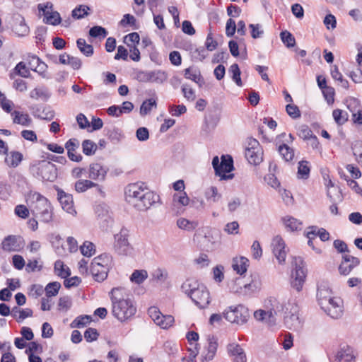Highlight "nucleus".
I'll list each match as a JSON object with an SVG mask.
<instances>
[{"label": "nucleus", "mask_w": 362, "mask_h": 362, "mask_svg": "<svg viewBox=\"0 0 362 362\" xmlns=\"http://www.w3.org/2000/svg\"><path fill=\"white\" fill-rule=\"evenodd\" d=\"M112 314L120 322L130 320L136 313V308L124 287L113 288L110 292Z\"/></svg>", "instance_id": "1"}, {"label": "nucleus", "mask_w": 362, "mask_h": 362, "mask_svg": "<svg viewBox=\"0 0 362 362\" xmlns=\"http://www.w3.org/2000/svg\"><path fill=\"white\" fill-rule=\"evenodd\" d=\"M125 199L139 211H146L160 201L158 194L149 190L144 183H132L125 188Z\"/></svg>", "instance_id": "2"}, {"label": "nucleus", "mask_w": 362, "mask_h": 362, "mask_svg": "<svg viewBox=\"0 0 362 362\" xmlns=\"http://www.w3.org/2000/svg\"><path fill=\"white\" fill-rule=\"evenodd\" d=\"M182 291L200 308H206L210 303V294L204 284L195 279H187L182 285Z\"/></svg>", "instance_id": "3"}, {"label": "nucleus", "mask_w": 362, "mask_h": 362, "mask_svg": "<svg viewBox=\"0 0 362 362\" xmlns=\"http://www.w3.org/2000/svg\"><path fill=\"white\" fill-rule=\"evenodd\" d=\"M32 202V211L41 221L49 223L52 220V207L49 200L39 192H33L30 195Z\"/></svg>", "instance_id": "4"}, {"label": "nucleus", "mask_w": 362, "mask_h": 362, "mask_svg": "<svg viewBox=\"0 0 362 362\" xmlns=\"http://www.w3.org/2000/svg\"><path fill=\"white\" fill-rule=\"evenodd\" d=\"M111 262L112 257L107 254H102L93 259L90 273L96 281L101 282L106 279Z\"/></svg>", "instance_id": "5"}, {"label": "nucleus", "mask_w": 362, "mask_h": 362, "mask_svg": "<svg viewBox=\"0 0 362 362\" xmlns=\"http://www.w3.org/2000/svg\"><path fill=\"white\" fill-rule=\"evenodd\" d=\"M264 307V310H258L254 313V317L256 320L273 323L274 317L278 313L283 310L282 305L274 298L267 300Z\"/></svg>", "instance_id": "6"}, {"label": "nucleus", "mask_w": 362, "mask_h": 362, "mask_svg": "<svg viewBox=\"0 0 362 362\" xmlns=\"http://www.w3.org/2000/svg\"><path fill=\"white\" fill-rule=\"evenodd\" d=\"M33 173L45 181H54L57 176L56 165L50 161L41 160L30 168Z\"/></svg>", "instance_id": "7"}, {"label": "nucleus", "mask_w": 362, "mask_h": 362, "mask_svg": "<svg viewBox=\"0 0 362 362\" xmlns=\"http://www.w3.org/2000/svg\"><path fill=\"white\" fill-rule=\"evenodd\" d=\"M212 165L216 175L219 176L221 180H231L233 174H227L233 170V161L231 156H223L221 161H219L218 156H215L212 160Z\"/></svg>", "instance_id": "8"}, {"label": "nucleus", "mask_w": 362, "mask_h": 362, "mask_svg": "<svg viewBox=\"0 0 362 362\" xmlns=\"http://www.w3.org/2000/svg\"><path fill=\"white\" fill-rule=\"evenodd\" d=\"M293 264L295 265L291 274V285L298 292L303 288L306 279V270L303 259L300 257H294Z\"/></svg>", "instance_id": "9"}, {"label": "nucleus", "mask_w": 362, "mask_h": 362, "mask_svg": "<svg viewBox=\"0 0 362 362\" xmlns=\"http://www.w3.org/2000/svg\"><path fill=\"white\" fill-rule=\"evenodd\" d=\"M223 315L228 322L238 325L245 323L250 316L248 309L243 305L229 307L228 310L223 313Z\"/></svg>", "instance_id": "10"}, {"label": "nucleus", "mask_w": 362, "mask_h": 362, "mask_svg": "<svg viewBox=\"0 0 362 362\" xmlns=\"http://www.w3.org/2000/svg\"><path fill=\"white\" fill-rule=\"evenodd\" d=\"M245 154V158L251 164L257 165L262 161L263 152L257 139H249Z\"/></svg>", "instance_id": "11"}, {"label": "nucleus", "mask_w": 362, "mask_h": 362, "mask_svg": "<svg viewBox=\"0 0 362 362\" xmlns=\"http://www.w3.org/2000/svg\"><path fill=\"white\" fill-rule=\"evenodd\" d=\"M286 133H282L279 135L276 139V145L278 146V151L281 157L286 161H291L294 158V150L288 146V144H291L294 137L291 134L288 135V139H285L286 144L281 141V138L286 137Z\"/></svg>", "instance_id": "12"}, {"label": "nucleus", "mask_w": 362, "mask_h": 362, "mask_svg": "<svg viewBox=\"0 0 362 362\" xmlns=\"http://www.w3.org/2000/svg\"><path fill=\"white\" fill-rule=\"evenodd\" d=\"M114 248L119 255H131L133 252V247L127 239V234L121 230L119 233L115 235Z\"/></svg>", "instance_id": "13"}, {"label": "nucleus", "mask_w": 362, "mask_h": 362, "mask_svg": "<svg viewBox=\"0 0 362 362\" xmlns=\"http://www.w3.org/2000/svg\"><path fill=\"white\" fill-rule=\"evenodd\" d=\"M148 313L153 322L163 329H168L171 327L174 322V317L172 315H164L156 307H151Z\"/></svg>", "instance_id": "14"}, {"label": "nucleus", "mask_w": 362, "mask_h": 362, "mask_svg": "<svg viewBox=\"0 0 362 362\" xmlns=\"http://www.w3.org/2000/svg\"><path fill=\"white\" fill-rule=\"evenodd\" d=\"M53 5L50 2L46 4H40L37 6L39 11H42L45 16L43 22L46 24L57 25L61 23L62 18L57 11H48L47 8L52 9Z\"/></svg>", "instance_id": "15"}, {"label": "nucleus", "mask_w": 362, "mask_h": 362, "mask_svg": "<svg viewBox=\"0 0 362 362\" xmlns=\"http://www.w3.org/2000/svg\"><path fill=\"white\" fill-rule=\"evenodd\" d=\"M321 308L329 316L334 319L340 317L343 313L342 302L339 298H335L332 300H329L327 305H324Z\"/></svg>", "instance_id": "16"}, {"label": "nucleus", "mask_w": 362, "mask_h": 362, "mask_svg": "<svg viewBox=\"0 0 362 362\" xmlns=\"http://www.w3.org/2000/svg\"><path fill=\"white\" fill-rule=\"evenodd\" d=\"M2 249L6 252H18L23 248V240L21 237L8 235L2 243Z\"/></svg>", "instance_id": "17"}, {"label": "nucleus", "mask_w": 362, "mask_h": 362, "mask_svg": "<svg viewBox=\"0 0 362 362\" xmlns=\"http://www.w3.org/2000/svg\"><path fill=\"white\" fill-rule=\"evenodd\" d=\"M360 264L358 258L349 255H344L342 261L339 267V273L346 276L352 271L354 268Z\"/></svg>", "instance_id": "18"}, {"label": "nucleus", "mask_w": 362, "mask_h": 362, "mask_svg": "<svg viewBox=\"0 0 362 362\" xmlns=\"http://www.w3.org/2000/svg\"><path fill=\"white\" fill-rule=\"evenodd\" d=\"M108 168L100 163H93L88 168V177L95 180L103 181L105 179Z\"/></svg>", "instance_id": "19"}, {"label": "nucleus", "mask_w": 362, "mask_h": 362, "mask_svg": "<svg viewBox=\"0 0 362 362\" xmlns=\"http://www.w3.org/2000/svg\"><path fill=\"white\" fill-rule=\"evenodd\" d=\"M272 250L274 256L280 264L284 262L286 253L285 251V243L280 236H276L273 238Z\"/></svg>", "instance_id": "20"}, {"label": "nucleus", "mask_w": 362, "mask_h": 362, "mask_svg": "<svg viewBox=\"0 0 362 362\" xmlns=\"http://www.w3.org/2000/svg\"><path fill=\"white\" fill-rule=\"evenodd\" d=\"M79 146V141L74 138L70 139L66 142L65 148L67 150V156L71 160L77 163L82 160V156L76 153V150Z\"/></svg>", "instance_id": "21"}, {"label": "nucleus", "mask_w": 362, "mask_h": 362, "mask_svg": "<svg viewBox=\"0 0 362 362\" xmlns=\"http://www.w3.org/2000/svg\"><path fill=\"white\" fill-rule=\"evenodd\" d=\"M227 351L229 356L233 358V362H247L246 354L238 344H229L227 346Z\"/></svg>", "instance_id": "22"}, {"label": "nucleus", "mask_w": 362, "mask_h": 362, "mask_svg": "<svg viewBox=\"0 0 362 362\" xmlns=\"http://www.w3.org/2000/svg\"><path fill=\"white\" fill-rule=\"evenodd\" d=\"M58 199L64 210L69 214H72L74 211L73 197L71 194L65 193L62 190L57 192Z\"/></svg>", "instance_id": "23"}, {"label": "nucleus", "mask_w": 362, "mask_h": 362, "mask_svg": "<svg viewBox=\"0 0 362 362\" xmlns=\"http://www.w3.org/2000/svg\"><path fill=\"white\" fill-rule=\"evenodd\" d=\"M11 116L13 124L23 127H29L32 124V119L27 112L14 110L11 112Z\"/></svg>", "instance_id": "24"}, {"label": "nucleus", "mask_w": 362, "mask_h": 362, "mask_svg": "<svg viewBox=\"0 0 362 362\" xmlns=\"http://www.w3.org/2000/svg\"><path fill=\"white\" fill-rule=\"evenodd\" d=\"M284 321L286 327L290 329L297 330L301 327L302 323L299 319L298 308L296 306L294 308V311L293 313L286 315L284 317Z\"/></svg>", "instance_id": "25"}, {"label": "nucleus", "mask_w": 362, "mask_h": 362, "mask_svg": "<svg viewBox=\"0 0 362 362\" xmlns=\"http://www.w3.org/2000/svg\"><path fill=\"white\" fill-rule=\"evenodd\" d=\"M317 297L319 305L321 308L324 305H327L329 300H332L336 298L332 296V291L324 286L318 287Z\"/></svg>", "instance_id": "26"}, {"label": "nucleus", "mask_w": 362, "mask_h": 362, "mask_svg": "<svg viewBox=\"0 0 362 362\" xmlns=\"http://www.w3.org/2000/svg\"><path fill=\"white\" fill-rule=\"evenodd\" d=\"M184 76L187 79L192 80L201 86L204 83L203 77L199 69L194 67H189L185 69Z\"/></svg>", "instance_id": "27"}, {"label": "nucleus", "mask_w": 362, "mask_h": 362, "mask_svg": "<svg viewBox=\"0 0 362 362\" xmlns=\"http://www.w3.org/2000/svg\"><path fill=\"white\" fill-rule=\"evenodd\" d=\"M248 259L244 257H235L233 259L232 267L240 275L246 272L248 267Z\"/></svg>", "instance_id": "28"}, {"label": "nucleus", "mask_w": 362, "mask_h": 362, "mask_svg": "<svg viewBox=\"0 0 362 362\" xmlns=\"http://www.w3.org/2000/svg\"><path fill=\"white\" fill-rule=\"evenodd\" d=\"M282 221L288 230L296 231L302 229V222L294 217L286 216L282 218Z\"/></svg>", "instance_id": "29"}, {"label": "nucleus", "mask_w": 362, "mask_h": 362, "mask_svg": "<svg viewBox=\"0 0 362 362\" xmlns=\"http://www.w3.org/2000/svg\"><path fill=\"white\" fill-rule=\"evenodd\" d=\"M354 358L353 350L351 348L346 346L341 349L337 354L334 362H351Z\"/></svg>", "instance_id": "30"}, {"label": "nucleus", "mask_w": 362, "mask_h": 362, "mask_svg": "<svg viewBox=\"0 0 362 362\" xmlns=\"http://www.w3.org/2000/svg\"><path fill=\"white\" fill-rule=\"evenodd\" d=\"M199 223L197 221H190L185 218H180L177 220V226L180 229L187 230V231H192L197 226Z\"/></svg>", "instance_id": "31"}, {"label": "nucleus", "mask_w": 362, "mask_h": 362, "mask_svg": "<svg viewBox=\"0 0 362 362\" xmlns=\"http://www.w3.org/2000/svg\"><path fill=\"white\" fill-rule=\"evenodd\" d=\"M54 273L62 279H66L71 274L69 267H66L61 260H57L54 263Z\"/></svg>", "instance_id": "32"}, {"label": "nucleus", "mask_w": 362, "mask_h": 362, "mask_svg": "<svg viewBox=\"0 0 362 362\" xmlns=\"http://www.w3.org/2000/svg\"><path fill=\"white\" fill-rule=\"evenodd\" d=\"M23 159V155L20 152L13 151L5 158L6 164L13 168L17 167Z\"/></svg>", "instance_id": "33"}, {"label": "nucleus", "mask_w": 362, "mask_h": 362, "mask_svg": "<svg viewBox=\"0 0 362 362\" xmlns=\"http://www.w3.org/2000/svg\"><path fill=\"white\" fill-rule=\"evenodd\" d=\"M77 47L80 52L86 57H91L93 54V47L91 45L87 44L83 38H79L76 41Z\"/></svg>", "instance_id": "34"}, {"label": "nucleus", "mask_w": 362, "mask_h": 362, "mask_svg": "<svg viewBox=\"0 0 362 362\" xmlns=\"http://www.w3.org/2000/svg\"><path fill=\"white\" fill-rule=\"evenodd\" d=\"M298 134L304 140L312 139L315 140L317 145L319 144L317 136L313 134L312 130L307 125H301L298 129Z\"/></svg>", "instance_id": "35"}, {"label": "nucleus", "mask_w": 362, "mask_h": 362, "mask_svg": "<svg viewBox=\"0 0 362 362\" xmlns=\"http://www.w3.org/2000/svg\"><path fill=\"white\" fill-rule=\"evenodd\" d=\"M98 186V184L88 180H79L75 183V189L77 192H84L88 189Z\"/></svg>", "instance_id": "36"}, {"label": "nucleus", "mask_w": 362, "mask_h": 362, "mask_svg": "<svg viewBox=\"0 0 362 362\" xmlns=\"http://www.w3.org/2000/svg\"><path fill=\"white\" fill-rule=\"evenodd\" d=\"M148 278V272L145 269L134 270L130 276L132 282L141 284Z\"/></svg>", "instance_id": "37"}, {"label": "nucleus", "mask_w": 362, "mask_h": 362, "mask_svg": "<svg viewBox=\"0 0 362 362\" xmlns=\"http://www.w3.org/2000/svg\"><path fill=\"white\" fill-rule=\"evenodd\" d=\"M186 337H187L189 343L190 344V345L194 346L193 349L192 348L189 349L192 351L191 355H193V356L195 357L199 353L198 349H197V341L199 339V334H198V333H197L194 331H192V332H189L187 334Z\"/></svg>", "instance_id": "38"}, {"label": "nucleus", "mask_w": 362, "mask_h": 362, "mask_svg": "<svg viewBox=\"0 0 362 362\" xmlns=\"http://www.w3.org/2000/svg\"><path fill=\"white\" fill-rule=\"evenodd\" d=\"M81 146L83 153L86 156L93 155L98 148L96 144L90 139L84 140L81 144Z\"/></svg>", "instance_id": "39"}, {"label": "nucleus", "mask_w": 362, "mask_h": 362, "mask_svg": "<svg viewBox=\"0 0 362 362\" xmlns=\"http://www.w3.org/2000/svg\"><path fill=\"white\" fill-rule=\"evenodd\" d=\"M90 11V7L86 5H80L76 7L71 12V16L74 18L81 19L87 16Z\"/></svg>", "instance_id": "40"}, {"label": "nucleus", "mask_w": 362, "mask_h": 362, "mask_svg": "<svg viewBox=\"0 0 362 362\" xmlns=\"http://www.w3.org/2000/svg\"><path fill=\"white\" fill-rule=\"evenodd\" d=\"M61 288L59 282L53 281L49 283L45 288V295L48 298L56 296Z\"/></svg>", "instance_id": "41"}, {"label": "nucleus", "mask_w": 362, "mask_h": 362, "mask_svg": "<svg viewBox=\"0 0 362 362\" xmlns=\"http://www.w3.org/2000/svg\"><path fill=\"white\" fill-rule=\"evenodd\" d=\"M168 76L161 70L150 71V82L162 83L167 80Z\"/></svg>", "instance_id": "42"}, {"label": "nucleus", "mask_w": 362, "mask_h": 362, "mask_svg": "<svg viewBox=\"0 0 362 362\" xmlns=\"http://www.w3.org/2000/svg\"><path fill=\"white\" fill-rule=\"evenodd\" d=\"M218 347L217 342L214 339L209 340L206 354L203 356L204 360L209 361L214 358Z\"/></svg>", "instance_id": "43"}, {"label": "nucleus", "mask_w": 362, "mask_h": 362, "mask_svg": "<svg viewBox=\"0 0 362 362\" xmlns=\"http://www.w3.org/2000/svg\"><path fill=\"white\" fill-rule=\"evenodd\" d=\"M205 197L209 202L213 203L217 202L221 198L217 187L214 186H211L206 190Z\"/></svg>", "instance_id": "44"}, {"label": "nucleus", "mask_w": 362, "mask_h": 362, "mask_svg": "<svg viewBox=\"0 0 362 362\" xmlns=\"http://www.w3.org/2000/svg\"><path fill=\"white\" fill-rule=\"evenodd\" d=\"M332 116L338 125H342L348 120L347 112L340 109L333 110Z\"/></svg>", "instance_id": "45"}, {"label": "nucleus", "mask_w": 362, "mask_h": 362, "mask_svg": "<svg viewBox=\"0 0 362 362\" xmlns=\"http://www.w3.org/2000/svg\"><path fill=\"white\" fill-rule=\"evenodd\" d=\"M281 39L283 42V43L287 47H294L296 44V40L295 37L293 36V35L289 33L287 30L282 31L280 33Z\"/></svg>", "instance_id": "46"}, {"label": "nucleus", "mask_w": 362, "mask_h": 362, "mask_svg": "<svg viewBox=\"0 0 362 362\" xmlns=\"http://www.w3.org/2000/svg\"><path fill=\"white\" fill-rule=\"evenodd\" d=\"M310 168L308 166V162L302 160L299 162L298 168V176L301 179H307L310 174Z\"/></svg>", "instance_id": "47"}, {"label": "nucleus", "mask_w": 362, "mask_h": 362, "mask_svg": "<svg viewBox=\"0 0 362 362\" xmlns=\"http://www.w3.org/2000/svg\"><path fill=\"white\" fill-rule=\"evenodd\" d=\"M47 32V28L45 26H39L35 30V42L38 45H42L45 41V37Z\"/></svg>", "instance_id": "48"}, {"label": "nucleus", "mask_w": 362, "mask_h": 362, "mask_svg": "<svg viewBox=\"0 0 362 362\" xmlns=\"http://www.w3.org/2000/svg\"><path fill=\"white\" fill-rule=\"evenodd\" d=\"M153 107H156V102L153 99H148L143 102L140 107V114L146 115L150 113Z\"/></svg>", "instance_id": "49"}, {"label": "nucleus", "mask_w": 362, "mask_h": 362, "mask_svg": "<svg viewBox=\"0 0 362 362\" xmlns=\"http://www.w3.org/2000/svg\"><path fill=\"white\" fill-rule=\"evenodd\" d=\"M81 253L86 257H90L95 252V247L94 244L89 241L83 243V245L80 247Z\"/></svg>", "instance_id": "50"}, {"label": "nucleus", "mask_w": 362, "mask_h": 362, "mask_svg": "<svg viewBox=\"0 0 362 362\" xmlns=\"http://www.w3.org/2000/svg\"><path fill=\"white\" fill-rule=\"evenodd\" d=\"M230 72L232 74V78L238 86H242L243 83L240 78V70L237 64H233L230 67Z\"/></svg>", "instance_id": "51"}, {"label": "nucleus", "mask_w": 362, "mask_h": 362, "mask_svg": "<svg viewBox=\"0 0 362 362\" xmlns=\"http://www.w3.org/2000/svg\"><path fill=\"white\" fill-rule=\"evenodd\" d=\"M89 35L93 37H100L104 39L107 35V30L101 26H93L89 30Z\"/></svg>", "instance_id": "52"}, {"label": "nucleus", "mask_w": 362, "mask_h": 362, "mask_svg": "<svg viewBox=\"0 0 362 362\" xmlns=\"http://www.w3.org/2000/svg\"><path fill=\"white\" fill-rule=\"evenodd\" d=\"M14 31L20 37H23L29 33V27L26 25L24 20H22L14 27Z\"/></svg>", "instance_id": "53"}, {"label": "nucleus", "mask_w": 362, "mask_h": 362, "mask_svg": "<svg viewBox=\"0 0 362 362\" xmlns=\"http://www.w3.org/2000/svg\"><path fill=\"white\" fill-rule=\"evenodd\" d=\"M208 55L206 49L203 47H200L199 48H195L192 52V57L194 60L197 61H203L206 56Z\"/></svg>", "instance_id": "54"}, {"label": "nucleus", "mask_w": 362, "mask_h": 362, "mask_svg": "<svg viewBox=\"0 0 362 362\" xmlns=\"http://www.w3.org/2000/svg\"><path fill=\"white\" fill-rule=\"evenodd\" d=\"M139 35L137 33H132L124 37V41L129 47V45L136 46L139 43Z\"/></svg>", "instance_id": "55"}, {"label": "nucleus", "mask_w": 362, "mask_h": 362, "mask_svg": "<svg viewBox=\"0 0 362 362\" xmlns=\"http://www.w3.org/2000/svg\"><path fill=\"white\" fill-rule=\"evenodd\" d=\"M134 78L139 82H150V71L137 70L134 72Z\"/></svg>", "instance_id": "56"}, {"label": "nucleus", "mask_w": 362, "mask_h": 362, "mask_svg": "<svg viewBox=\"0 0 362 362\" xmlns=\"http://www.w3.org/2000/svg\"><path fill=\"white\" fill-rule=\"evenodd\" d=\"M90 322V317L88 315L77 317L72 322L74 327L81 328Z\"/></svg>", "instance_id": "57"}, {"label": "nucleus", "mask_w": 362, "mask_h": 362, "mask_svg": "<svg viewBox=\"0 0 362 362\" xmlns=\"http://www.w3.org/2000/svg\"><path fill=\"white\" fill-rule=\"evenodd\" d=\"M182 92L184 97L189 101L194 100L196 95L195 91L187 84H184L182 86Z\"/></svg>", "instance_id": "58"}, {"label": "nucleus", "mask_w": 362, "mask_h": 362, "mask_svg": "<svg viewBox=\"0 0 362 362\" xmlns=\"http://www.w3.org/2000/svg\"><path fill=\"white\" fill-rule=\"evenodd\" d=\"M45 292V288L40 284H33L30 286L29 296L37 298L41 296Z\"/></svg>", "instance_id": "59"}, {"label": "nucleus", "mask_w": 362, "mask_h": 362, "mask_svg": "<svg viewBox=\"0 0 362 362\" xmlns=\"http://www.w3.org/2000/svg\"><path fill=\"white\" fill-rule=\"evenodd\" d=\"M71 306V300L69 297L64 296L59 299L58 309L59 310L67 311Z\"/></svg>", "instance_id": "60"}, {"label": "nucleus", "mask_w": 362, "mask_h": 362, "mask_svg": "<svg viewBox=\"0 0 362 362\" xmlns=\"http://www.w3.org/2000/svg\"><path fill=\"white\" fill-rule=\"evenodd\" d=\"M14 71L16 74L24 78L28 77L30 74L28 69L26 67L25 64L22 62L16 64V66L14 68Z\"/></svg>", "instance_id": "61"}, {"label": "nucleus", "mask_w": 362, "mask_h": 362, "mask_svg": "<svg viewBox=\"0 0 362 362\" xmlns=\"http://www.w3.org/2000/svg\"><path fill=\"white\" fill-rule=\"evenodd\" d=\"M173 201L177 202L182 206H187L190 202L189 198L185 192L180 194H175L173 195Z\"/></svg>", "instance_id": "62"}, {"label": "nucleus", "mask_w": 362, "mask_h": 362, "mask_svg": "<svg viewBox=\"0 0 362 362\" xmlns=\"http://www.w3.org/2000/svg\"><path fill=\"white\" fill-rule=\"evenodd\" d=\"M99 336L97 330L94 328H88L84 332V338L88 342L95 341Z\"/></svg>", "instance_id": "63"}, {"label": "nucleus", "mask_w": 362, "mask_h": 362, "mask_svg": "<svg viewBox=\"0 0 362 362\" xmlns=\"http://www.w3.org/2000/svg\"><path fill=\"white\" fill-rule=\"evenodd\" d=\"M288 115L293 119H296L300 117V112L298 107L292 104H288L286 107Z\"/></svg>", "instance_id": "64"}]
</instances>
